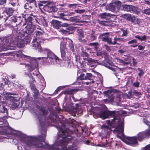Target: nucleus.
<instances>
[{
    "label": "nucleus",
    "instance_id": "052dcab7",
    "mask_svg": "<svg viewBox=\"0 0 150 150\" xmlns=\"http://www.w3.org/2000/svg\"><path fill=\"white\" fill-rule=\"evenodd\" d=\"M34 91V96H36L37 95H38L39 91H38L36 89L35 90L33 91Z\"/></svg>",
    "mask_w": 150,
    "mask_h": 150
},
{
    "label": "nucleus",
    "instance_id": "dca6fc26",
    "mask_svg": "<svg viewBox=\"0 0 150 150\" xmlns=\"http://www.w3.org/2000/svg\"><path fill=\"white\" fill-rule=\"evenodd\" d=\"M43 9L45 11L49 13L54 12L55 11V7L51 3H47L43 7Z\"/></svg>",
    "mask_w": 150,
    "mask_h": 150
},
{
    "label": "nucleus",
    "instance_id": "473e14b6",
    "mask_svg": "<svg viewBox=\"0 0 150 150\" xmlns=\"http://www.w3.org/2000/svg\"><path fill=\"white\" fill-rule=\"evenodd\" d=\"M141 93L140 92L137 91H134L131 93L130 96L131 98H135V96L139 97L141 95Z\"/></svg>",
    "mask_w": 150,
    "mask_h": 150
},
{
    "label": "nucleus",
    "instance_id": "f3484780",
    "mask_svg": "<svg viewBox=\"0 0 150 150\" xmlns=\"http://www.w3.org/2000/svg\"><path fill=\"white\" fill-rule=\"evenodd\" d=\"M73 28L68 27L67 28H61L59 31L62 34L65 35H69L73 33Z\"/></svg>",
    "mask_w": 150,
    "mask_h": 150
},
{
    "label": "nucleus",
    "instance_id": "aec40b11",
    "mask_svg": "<svg viewBox=\"0 0 150 150\" xmlns=\"http://www.w3.org/2000/svg\"><path fill=\"white\" fill-rule=\"evenodd\" d=\"M61 22L54 20H52L51 22L53 28L56 29H59L61 27Z\"/></svg>",
    "mask_w": 150,
    "mask_h": 150
},
{
    "label": "nucleus",
    "instance_id": "f8f14e48",
    "mask_svg": "<svg viewBox=\"0 0 150 150\" xmlns=\"http://www.w3.org/2000/svg\"><path fill=\"white\" fill-rule=\"evenodd\" d=\"M79 105L78 104H75L73 103H71L68 105V110L73 115L75 116V114L78 110Z\"/></svg>",
    "mask_w": 150,
    "mask_h": 150
},
{
    "label": "nucleus",
    "instance_id": "e433bc0d",
    "mask_svg": "<svg viewBox=\"0 0 150 150\" xmlns=\"http://www.w3.org/2000/svg\"><path fill=\"white\" fill-rule=\"evenodd\" d=\"M132 19V20L131 22L135 24H138L140 22V19L135 17L134 16H133Z\"/></svg>",
    "mask_w": 150,
    "mask_h": 150
},
{
    "label": "nucleus",
    "instance_id": "2eb2a0df",
    "mask_svg": "<svg viewBox=\"0 0 150 150\" xmlns=\"http://www.w3.org/2000/svg\"><path fill=\"white\" fill-rule=\"evenodd\" d=\"M93 76H92L91 74L90 73H86L85 74L84 73H82L80 75L79 79L81 80H87L89 79L91 80L90 83H93Z\"/></svg>",
    "mask_w": 150,
    "mask_h": 150
},
{
    "label": "nucleus",
    "instance_id": "3c124183",
    "mask_svg": "<svg viewBox=\"0 0 150 150\" xmlns=\"http://www.w3.org/2000/svg\"><path fill=\"white\" fill-rule=\"evenodd\" d=\"M75 11L78 13H81L84 12H85V11L84 9L80 10H75Z\"/></svg>",
    "mask_w": 150,
    "mask_h": 150
},
{
    "label": "nucleus",
    "instance_id": "680f3d73",
    "mask_svg": "<svg viewBox=\"0 0 150 150\" xmlns=\"http://www.w3.org/2000/svg\"><path fill=\"white\" fill-rule=\"evenodd\" d=\"M138 48L139 50H143L144 49V47L143 46L140 45L138 46Z\"/></svg>",
    "mask_w": 150,
    "mask_h": 150
},
{
    "label": "nucleus",
    "instance_id": "9b49d317",
    "mask_svg": "<svg viewBox=\"0 0 150 150\" xmlns=\"http://www.w3.org/2000/svg\"><path fill=\"white\" fill-rule=\"evenodd\" d=\"M26 23H25L23 24V27H24L26 28V30L24 31V33H26L27 34V37L28 38L30 39V38L29 35L30 34L32 33L35 29V27L34 25L29 23L27 24L26 26Z\"/></svg>",
    "mask_w": 150,
    "mask_h": 150
},
{
    "label": "nucleus",
    "instance_id": "9d476101",
    "mask_svg": "<svg viewBox=\"0 0 150 150\" xmlns=\"http://www.w3.org/2000/svg\"><path fill=\"white\" fill-rule=\"evenodd\" d=\"M76 60L78 63H79L81 65V67H85L86 63L87 62H92L93 60L91 58H86L80 55L76 57Z\"/></svg>",
    "mask_w": 150,
    "mask_h": 150
},
{
    "label": "nucleus",
    "instance_id": "72a5a7b5",
    "mask_svg": "<svg viewBox=\"0 0 150 150\" xmlns=\"http://www.w3.org/2000/svg\"><path fill=\"white\" fill-rule=\"evenodd\" d=\"M114 41H112V38H111V42L110 43V45H114L116 44L117 43V42L118 41H121L122 40V38H118L116 37L114 38Z\"/></svg>",
    "mask_w": 150,
    "mask_h": 150
},
{
    "label": "nucleus",
    "instance_id": "58836bf2",
    "mask_svg": "<svg viewBox=\"0 0 150 150\" xmlns=\"http://www.w3.org/2000/svg\"><path fill=\"white\" fill-rule=\"evenodd\" d=\"M65 16V15L64 13H58V16H55V17L58 18H62L64 20L68 21V19H66L64 17Z\"/></svg>",
    "mask_w": 150,
    "mask_h": 150
},
{
    "label": "nucleus",
    "instance_id": "bb28decb",
    "mask_svg": "<svg viewBox=\"0 0 150 150\" xmlns=\"http://www.w3.org/2000/svg\"><path fill=\"white\" fill-rule=\"evenodd\" d=\"M92 59L93 60V62H87V64L88 65L89 67H91V69H93L96 67L95 64L97 62V61Z\"/></svg>",
    "mask_w": 150,
    "mask_h": 150
},
{
    "label": "nucleus",
    "instance_id": "774afa93",
    "mask_svg": "<svg viewBox=\"0 0 150 150\" xmlns=\"http://www.w3.org/2000/svg\"><path fill=\"white\" fill-rule=\"evenodd\" d=\"M144 3L148 5H150V1H145Z\"/></svg>",
    "mask_w": 150,
    "mask_h": 150
},
{
    "label": "nucleus",
    "instance_id": "cd10ccee",
    "mask_svg": "<svg viewBox=\"0 0 150 150\" xmlns=\"http://www.w3.org/2000/svg\"><path fill=\"white\" fill-rule=\"evenodd\" d=\"M35 36H34L33 38H36V40H39L41 39L42 37V33L40 31H36L35 33Z\"/></svg>",
    "mask_w": 150,
    "mask_h": 150
},
{
    "label": "nucleus",
    "instance_id": "6e6d98bb",
    "mask_svg": "<svg viewBox=\"0 0 150 150\" xmlns=\"http://www.w3.org/2000/svg\"><path fill=\"white\" fill-rule=\"evenodd\" d=\"M104 47L109 52L110 50V47L106 45H104Z\"/></svg>",
    "mask_w": 150,
    "mask_h": 150
},
{
    "label": "nucleus",
    "instance_id": "49530a36",
    "mask_svg": "<svg viewBox=\"0 0 150 150\" xmlns=\"http://www.w3.org/2000/svg\"><path fill=\"white\" fill-rule=\"evenodd\" d=\"M78 4H70L69 5L68 7L71 8H75L77 6Z\"/></svg>",
    "mask_w": 150,
    "mask_h": 150
},
{
    "label": "nucleus",
    "instance_id": "603ef678",
    "mask_svg": "<svg viewBox=\"0 0 150 150\" xmlns=\"http://www.w3.org/2000/svg\"><path fill=\"white\" fill-rule=\"evenodd\" d=\"M106 142L104 144H103V146L104 147H107L109 146L110 145V142H107V141L106 140Z\"/></svg>",
    "mask_w": 150,
    "mask_h": 150
},
{
    "label": "nucleus",
    "instance_id": "7ed1b4c3",
    "mask_svg": "<svg viewBox=\"0 0 150 150\" xmlns=\"http://www.w3.org/2000/svg\"><path fill=\"white\" fill-rule=\"evenodd\" d=\"M33 39L31 46L34 49L42 53V57L37 58L38 59L41 60L43 63L53 65L59 64L58 57L51 51L47 48L42 49L40 45V40H36V38L35 37L33 38Z\"/></svg>",
    "mask_w": 150,
    "mask_h": 150
},
{
    "label": "nucleus",
    "instance_id": "f03ea898",
    "mask_svg": "<svg viewBox=\"0 0 150 150\" xmlns=\"http://www.w3.org/2000/svg\"><path fill=\"white\" fill-rule=\"evenodd\" d=\"M125 111H110L105 107L100 110L98 113V115L103 119L108 118L109 116L113 117V119L111 121L110 120L106 121L107 125L105 124L101 126L104 132V136H102V138L106 139L108 137L111 131L110 128L115 127L113 132L117 134L118 138L121 139L126 144L132 146H135L138 145L137 137L135 136L126 137L123 133L124 122L123 120L121 119L120 116L122 113L125 114Z\"/></svg>",
    "mask_w": 150,
    "mask_h": 150
},
{
    "label": "nucleus",
    "instance_id": "4be33fe9",
    "mask_svg": "<svg viewBox=\"0 0 150 150\" xmlns=\"http://www.w3.org/2000/svg\"><path fill=\"white\" fill-rule=\"evenodd\" d=\"M61 54V55L62 59L65 61H69L71 58L70 54L69 52H66V51H64V54L62 55V54Z\"/></svg>",
    "mask_w": 150,
    "mask_h": 150
},
{
    "label": "nucleus",
    "instance_id": "412c9836",
    "mask_svg": "<svg viewBox=\"0 0 150 150\" xmlns=\"http://www.w3.org/2000/svg\"><path fill=\"white\" fill-rule=\"evenodd\" d=\"M35 1L34 0H31L29 1V3L25 6V9H30L35 6Z\"/></svg>",
    "mask_w": 150,
    "mask_h": 150
},
{
    "label": "nucleus",
    "instance_id": "4d7b16f0",
    "mask_svg": "<svg viewBox=\"0 0 150 150\" xmlns=\"http://www.w3.org/2000/svg\"><path fill=\"white\" fill-rule=\"evenodd\" d=\"M49 118L50 120V121H51V122H54L56 121V119H55L54 120V118L52 117V116H51V117L49 116Z\"/></svg>",
    "mask_w": 150,
    "mask_h": 150
},
{
    "label": "nucleus",
    "instance_id": "13d9d810",
    "mask_svg": "<svg viewBox=\"0 0 150 150\" xmlns=\"http://www.w3.org/2000/svg\"><path fill=\"white\" fill-rule=\"evenodd\" d=\"M143 150H150V145L146 146L143 148Z\"/></svg>",
    "mask_w": 150,
    "mask_h": 150
},
{
    "label": "nucleus",
    "instance_id": "b1692460",
    "mask_svg": "<svg viewBox=\"0 0 150 150\" xmlns=\"http://www.w3.org/2000/svg\"><path fill=\"white\" fill-rule=\"evenodd\" d=\"M130 12L136 14H139L140 12V9L138 7L132 5Z\"/></svg>",
    "mask_w": 150,
    "mask_h": 150
},
{
    "label": "nucleus",
    "instance_id": "338daca9",
    "mask_svg": "<svg viewBox=\"0 0 150 150\" xmlns=\"http://www.w3.org/2000/svg\"><path fill=\"white\" fill-rule=\"evenodd\" d=\"M98 43L97 42H94L90 43V45H95L96 46L98 45Z\"/></svg>",
    "mask_w": 150,
    "mask_h": 150
},
{
    "label": "nucleus",
    "instance_id": "6e6552de",
    "mask_svg": "<svg viewBox=\"0 0 150 150\" xmlns=\"http://www.w3.org/2000/svg\"><path fill=\"white\" fill-rule=\"evenodd\" d=\"M121 3L119 1H116L114 3H110L106 6V9L113 12H118L121 6Z\"/></svg>",
    "mask_w": 150,
    "mask_h": 150
},
{
    "label": "nucleus",
    "instance_id": "39448f33",
    "mask_svg": "<svg viewBox=\"0 0 150 150\" xmlns=\"http://www.w3.org/2000/svg\"><path fill=\"white\" fill-rule=\"evenodd\" d=\"M12 34V39L13 40L12 42H11L9 45L10 47H17L21 48L24 47L25 44L30 42V39L27 37V34L24 33V31L23 30H18V28L13 29ZM9 49L11 50L14 49L13 48Z\"/></svg>",
    "mask_w": 150,
    "mask_h": 150
},
{
    "label": "nucleus",
    "instance_id": "37998d69",
    "mask_svg": "<svg viewBox=\"0 0 150 150\" xmlns=\"http://www.w3.org/2000/svg\"><path fill=\"white\" fill-rule=\"evenodd\" d=\"M117 16L115 15L110 14V18H109V20L111 22V21H114L115 20Z\"/></svg>",
    "mask_w": 150,
    "mask_h": 150
},
{
    "label": "nucleus",
    "instance_id": "de8ad7c7",
    "mask_svg": "<svg viewBox=\"0 0 150 150\" xmlns=\"http://www.w3.org/2000/svg\"><path fill=\"white\" fill-rule=\"evenodd\" d=\"M121 32L122 33V36H126L127 34V30H125L123 29H121Z\"/></svg>",
    "mask_w": 150,
    "mask_h": 150
},
{
    "label": "nucleus",
    "instance_id": "ddd939ff",
    "mask_svg": "<svg viewBox=\"0 0 150 150\" xmlns=\"http://www.w3.org/2000/svg\"><path fill=\"white\" fill-rule=\"evenodd\" d=\"M1 96H0V104L4 102V100H8L9 99L13 100V97L11 95H14L11 93H8L4 92L3 94H1Z\"/></svg>",
    "mask_w": 150,
    "mask_h": 150
},
{
    "label": "nucleus",
    "instance_id": "423d86ee",
    "mask_svg": "<svg viewBox=\"0 0 150 150\" xmlns=\"http://www.w3.org/2000/svg\"><path fill=\"white\" fill-rule=\"evenodd\" d=\"M115 90H110L104 92L105 95L108 97L109 100L115 105H117L121 100L120 95L115 92Z\"/></svg>",
    "mask_w": 150,
    "mask_h": 150
},
{
    "label": "nucleus",
    "instance_id": "f257e3e1",
    "mask_svg": "<svg viewBox=\"0 0 150 150\" xmlns=\"http://www.w3.org/2000/svg\"><path fill=\"white\" fill-rule=\"evenodd\" d=\"M4 102L0 104V115L3 117L0 118V131L5 134L11 135L16 134L18 135L19 139L24 142L28 146L36 148V150H62V122H59L58 125H55L58 128V135L57 139L53 145H50L45 141L47 132L46 127L47 124L46 116L48 114L47 110L43 107H39V115H37L39 120L40 130L42 134L38 137H28L14 130L10 127L6 119L8 117V112L5 107ZM26 150H34L26 149Z\"/></svg>",
    "mask_w": 150,
    "mask_h": 150
},
{
    "label": "nucleus",
    "instance_id": "c85d7f7f",
    "mask_svg": "<svg viewBox=\"0 0 150 150\" xmlns=\"http://www.w3.org/2000/svg\"><path fill=\"white\" fill-rule=\"evenodd\" d=\"M133 16L130 14H125L122 15V17L124 18L128 21H131Z\"/></svg>",
    "mask_w": 150,
    "mask_h": 150
},
{
    "label": "nucleus",
    "instance_id": "c756f323",
    "mask_svg": "<svg viewBox=\"0 0 150 150\" xmlns=\"http://www.w3.org/2000/svg\"><path fill=\"white\" fill-rule=\"evenodd\" d=\"M14 11V10L11 8H6L4 11V13H5L7 15H12Z\"/></svg>",
    "mask_w": 150,
    "mask_h": 150
},
{
    "label": "nucleus",
    "instance_id": "20e7f679",
    "mask_svg": "<svg viewBox=\"0 0 150 150\" xmlns=\"http://www.w3.org/2000/svg\"><path fill=\"white\" fill-rule=\"evenodd\" d=\"M16 55L20 58L21 60H25V62L27 63H20L21 64L23 65V67H25L30 72V74H28L29 75H31L32 74L34 76H37L40 75L39 71L37 69L38 67V62L36 58L32 57L22 54L21 51H19L16 53Z\"/></svg>",
    "mask_w": 150,
    "mask_h": 150
},
{
    "label": "nucleus",
    "instance_id": "5fc2aeb1",
    "mask_svg": "<svg viewBox=\"0 0 150 150\" xmlns=\"http://www.w3.org/2000/svg\"><path fill=\"white\" fill-rule=\"evenodd\" d=\"M61 26L63 27H64L65 28L66 27L67 28L68 27H69V24L67 23H64L62 24V25L61 24Z\"/></svg>",
    "mask_w": 150,
    "mask_h": 150
},
{
    "label": "nucleus",
    "instance_id": "6ab92c4d",
    "mask_svg": "<svg viewBox=\"0 0 150 150\" xmlns=\"http://www.w3.org/2000/svg\"><path fill=\"white\" fill-rule=\"evenodd\" d=\"M90 35L87 37L88 40L93 41L96 40L97 38L98 34L96 33L95 31L92 30L90 32Z\"/></svg>",
    "mask_w": 150,
    "mask_h": 150
},
{
    "label": "nucleus",
    "instance_id": "7c9ffc66",
    "mask_svg": "<svg viewBox=\"0 0 150 150\" xmlns=\"http://www.w3.org/2000/svg\"><path fill=\"white\" fill-rule=\"evenodd\" d=\"M117 62L119 64L122 65H127L129 63V62L128 60H126V61L125 62L122 59H117Z\"/></svg>",
    "mask_w": 150,
    "mask_h": 150
},
{
    "label": "nucleus",
    "instance_id": "e2e57ef3",
    "mask_svg": "<svg viewBox=\"0 0 150 150\" xmlns=\"http://www.w3.org/2000/svg\"><path fill=\"white\" fill-rule=\"evenodd\" d=\"M132 60H133L132 63L133 64V65L134 66H136L137 64L136 60H135V59L134 58H133L132 59Z\"/></svg>",
    "mask_w": 150,
    "mask_h": 150
},
{
    "label": "nucleus",
    "instance_id": "c9c22d12",
    "mask_svg": "<svg viewBox=\"0 0 150 150\" xmlns=\"http://www.w3.org/2000/svg\"><path fill=\"white\" fill-rule=\"evenodd\" d=\"M135 37L141 41H145L146 38V37L145 35H144L143 36H139V35H137L135 36Z\"/></svg>",
    "mask_w": 150,
    "mask_h": 150
},
{
    "label": "nucleus",
    "instance_id": "69168bd1",
    "mask_svg": "<svg viewBox=\"0 0 150 150\" xmlns=\"http://www.w3.org/2000/svg\"><path fill=\"white\" fill-rule=\"evenodd\" d=\"M3 40V38L0 37V46H1L4 44L2 42Z\"/></svg>",
    "mask_w": 150,
    "mask_h": 150
},
{
    "label": "nucleus",
    "instance_id": "a878e982",
    "mask_svg": "<svg viewBox=\"0 0 150 150\" xmlns=\"http://www.w3.org/2000/svg\"><path fill=\"white\" fill-rule=\"evenodd\" d=\"M37 19L38 20L37 22L40 25H43L44 27L47 26V22L44 17H42L39 19Z\"/></svg>",
    "mask_w": 150,
    "mask_h": 150
},
{
    "label": "nucleus",
    "instance_id": "2f4dec72",
    "mask_svg": "<svg viewBox=\"0 0 150 150\" xmlns=\"http://www.w3.org/2000/svg\"><path fill=\"white\" fill-rule=\"evenodd\" d=\"M132 5H127L126 4L122 5L123 10L125 11L130 12L131 9Z\"/></svg>",
    "mask_w": 150,
    "mask_h": 150
},
{
    "label": "nucleus",
    "instance_id": "a19ab883",
    "mask_svg": "<svg viewBox=\"0 0 150 150\" xmlns=\"http://www.w3.org/2000/svg\"><path fill=\"white\" fill-rule=\"evenodd\" d=\"M137 69L138 70V76L140 77L142 76L144 74V71L139 68H137Z\"/></svg>",
    "mask_w": 150,
    "mask_h": 150
},
{
    "label": "nucleus",
    "instance_id": "f704fd0d",
    "mask_svg": "<svg viewBox=\"0 0 150 150\" xmlns=\"http://www.w3.org/2000/svg\"><path fill=\"white\" fill-rule=\"evenodd\" d=\"M20 104L19 101L17 100L16 101H14L11 104V107L13 108H14L17 107Z\"/></svg>",
    "mask_w": 150,
    "mask_h": 150
},
{
    "label": "nucleus",
    "instance_id": "393cba45",
    "mask_svg": "<svg viewBox=\"0 0 150 150\" xmlns=\"http://www.w3.org/2000/svg\"><path fill=\"white\" fill-rule=\"evenodd\" d=\"M66 41L68 42V46L69 47V50L73 52H74V50L73 41L71 40L69 38L66 39Z\"/></svg>",
    "mask_w": 150,
    "mask_h": 150
},
{
    "label": "nucleus",
    "instance_id": "4c0bfd02",
    "mask_svg": "<svg viewBox=\"0 0 150 150\" xmlns=\"http://www.w3.org/2000/svg\"><path fill=\"white\" fill-rule=\"evenodd\" d=\"M77 32L78 33V35L79 37L83 38L84 36V35L83 33V32L82 30L80 29H78L76 30Z\"/></svg>",
    "mask_w": 150,
    "mask_h": 150
},
{
    "label": "nucleus",
    "instance_id": "0eeeda50",
    "mask_svg": "<svg viewBox=\"0 0 150 150\" xmlns=\"http://www.w3.org/2000/svg\"><path fill=\"white\" fill-rule=\"evenodd\" d=\"M148 117L144 119L143 122L149 128V130H147L145 132H141L139 133L136 136L137 141L141 142L145 137H149L150 134V121L148 120Z\"/></svg>",
    "mask_w": 150,
    "mask_h": 150
},
{
    "label": "nucleus",
    "instance_id": "864d4df0",
    "mask_svg": "<svg viewBox=\"0 0 150 150\" xmlns=\"http://www.w3.org/2000/svg\"><path fill=\"white\" fill-rule=\"evenodd\" d=\"M139 83L137 81L134 82L133 83V85L136 87H138L139 86Z\"/></svg>",
    "mask_w": 150,
    "mask_h": 150
},
{
    "label": "nucleus",
    "instance_id": "1a4fd4ad",
    "mask_svg": "<svg viewBox=\"0 0 150 150\" xmlns=\"http://www.w3.org/2000/svg\"><path fill=\"white\" fill-rule=\"evenodd\" d=\"M110 14L105 12L100 14L99 17L102 19H105L106 21H101L100 24L105 26H109L111 25L112 23L109 20Z\"/></svg>",
    "mask_w": 150,
    "mask_h": 150
},
{
    "label": "nucleus",
    "instance_id": "c03bdc74",
    "mask_svg": "<svg viewBox=\"0 0 150 150\" xmlns=\"http://www.w3.org/2000/svg\"><path fill=\"white\" fill-rule=\"evenodd\" d=\"M137 40L135 39H134L128 42V45H134L137 43Z\"/></svg>",
    "mask_w": 150,
    "mask_h": 150
},
{
    "label": "nucleus",
    "instance_id": "a211bd4d",
    "mask_svg": "<svg viewBox=\"0 0 150 150\" xmlns=\"http://www.w3.org/2000/svg\"><path fill=\"white\" fill-rule=\"evenodd\" d=\"M24 20L25 22H28V24L29 23L30 24H32V21L33 22H38V20L36 16L35 15H33V17L32 16H29L27 19L26 18H24Z\"/></svg>",
    "mask_w": 150,
    "mask_h": 150
},
{
    "label": "nucleus",
    "instance_id": "09e8293b",
    "mask_svg": "<svg viewBox=\"0 0 150 150\" xmlns=\"http://www.w3.org/2000/svg\"><path fill=\"white\" fill-rule=\"evenodd\" d=\"M13 86L16 88H21V86L18 83L16 82V83H14Z\"/></svg>",
    "mask_w": 150,
    "mask_h": 150
},
{
    "label": "nucleus",
    "instance_id": "8fccbe9b",
    "mask_svg": "<svg viewBox=\"0 0 150 150\" xmlns=\"http://www.w3.org/2000/svg\"><path fill=\"white\" fill-rule=\"evenodd\" d=\"M80 55H82V56L84 57L85 58H87L88 56V54L86 52H83Z\"/></svg>",
    "mask_w": 150,
    "mask_h": 150
},
{
    "label": "nucleus",
    "instance_id": "4468645a",
    "mask_svg": "<svg viewBox=\"0 0 150 150\" xmlns=\"http://www.w3.org/2000/svg\"><path fill=\"white\" fill-rule=\"evenodd\" d=\"M109 36V33H104L100 34L99 38L102 39L103 41L107 42L108 44L110 45L112 38L110 37Z\"/></svg>",
    "mask_w": 150,
    "mask_h": 150
},
{
    "label": "nucleus",
    "instance_id": "a18cd8bd",
    "mask_svg": "<svg viewBox=\"0 0 150 150\" xmlns=\"http://www.w3.org/2000/svg\"><path fill=\"white\" fill-rule=\"evenodd\" d=\"M28 76H29V78L30 79V82H31V83H32L35 82V80L34 79L32 75H29V74H28Z\"/></svg>",
    "mask_w": 150,
    "mask_h": 150
},
{
    "label": "nucleus",
    "instance_id": "5701e85b",
    "mask_svg": "<svg viewBox=\"0 0 150 150\" xmlns=\"http://www.w3.org/2000/svg\"><path fill=\"white\" fill-rule=\"evenodd\" d=\"M66 42L64 40L61 42L60 45V50L61 53L63 55L64 54V51L67 49L66 46Z\"/></svg>",
    "mask_w": 150,
    "mask_h": 150
},
{
    "label": "nucleus",
    "instance_id": "bf43d9fd",
    "mask_svg": "<svg viewBox=\"0 0 150 150\" xmlns=\"http://www.w3.org/2000/svg\"><path fill=\"white\" fill-rule=\"evenodd\" d=\"M6 0H0V5H2L6 3Z\"/></svg>",
    "mask_w": 150,
    "mask_h": 150
},
{
    "label": "nucleus",
    "instance_id": "0e129e2a",
    "mask_svg": "<svg viewBox=\"0 0 150 150\" xmlns=\"http://www.w3.org/2000/svg\"><path fill=\"white\" fill-rule=\"evenodd\" d=\"M102 54V52L100 51H98L96 52V55L98 56L101 55Z\"/></svg>",
    "mask_w": 150,
    "mask_h": 150
},
{
    "label": "nucleus",
    "instance_id": "ea45409f",
    "mask_svg": "<svg viewBox=\"0 0 150 150\" xmlns=\"http://www.w3.org/2000/svg\"><path fill=\"white\" fill-rule=\"evenodd\" d=\"M9 21L11 23H16L17 21V17L13 16L9 18Z\"/></svg>",
    "mask_w": 150,
    "mask_h": 150
},
{
    "label": "nucleus",
    "instance_id": "79ce46f5",
    "mask_svg": "<svg viewBox=\"0 0 150 150\" xmlns=\"http://www.w3.org/2000/svg\"><path fill=\"white\" fill-rule=\"evenodd\" d=\"M143 13L148 15H150V8L145 9L142 11Z\"/></svg>",
    "mask_w": 150,
    "mask_h": 150
}]
</instances>
